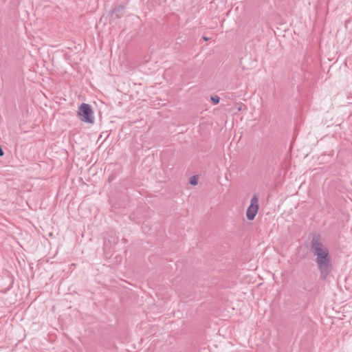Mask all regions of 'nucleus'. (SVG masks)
Returning a JSON list of instances; mask_svg holds the SVG:
<instances>
[{
  "instance_id": "4",
  "label": "nucleus",
  "mask_w": 352,
  "mask_h": 352,
  "mask_svg": "<svg viewBox=\"0 0 352 352\" xmlns=\"http://www.w3.org/2000/svg\"><path fill=\"white\" fill-rule=\"evenodd\" d=\"M118 242V238L114 234L113 232L107 233V236L104 238V248H111V245H116Z\"/></svg>"
},
{
  "instance_id": "8",
  "label": "nucleus",
  "mask_w": 352,
  "mask_h": 352,
  "mask_svg": "<svg viewBox=\"0 0 352 352\" xmlns=\"http://www.w3.org/2000/svg\"><path fill=\"white\" fill-rule=\"evenodd\" d=\"M203 39L206 41H208L210 38L208 37H206V36H203Z\"/></svg>"
},
{
  "instance_id": "1",
  "label": "nucleus",
  "mask_w": 352,
  "mask_h": 352,
  "mask_svg": "<svg viewBox=\"0 0 352 352\" xmlns=\"http://www.w3.org/2000/svg\"><path fill=\"white\" fill-rule=\"evenodd\" d=\"M311 252L315 258L320 278L325 280L332 271L333 264L328 248L322 243L320 235H314L311 241Z\"/></svg>"
},
{
  "instance_id": "2",
  "label": "nucleus",
  "mask_w": 352,
  "mask_h": 352,
  "mask_svg": "<svg viewBox=\"0 0 352 352\" xmlns=\"http://www.w3.org/2000/svg\"><path fill=\"white\" fill-rule=\"evenodd\" d=\"M78 115L84 122L92 124L94 122V112L91 107L86 103H82L78 110Z\"/></svg>"
},
{
  "instance_id": "3",
  "label": "nucleus",
  "mask_w": 352,
  "mask_h": 352,
  "mask_svg": "<svg viewBox=\"0 0 352 352\" xmlns=\"http://www.w3.org/2000/svg\"><path fill=\"white\" fill-rule=\"evenodd\" d=\"M258 197L256 195H254L250 200V205L248 206L246 211V217L248 220L252 221L258 210Z\"/></svg>"
},
{
  "instance_id": "6",
  "label": "nucleus",
  "mask_w": 352,
  "mask_h": 352,
  "mask_svg": "<svg viewBox=\"0 0 352 352\" xmlns=\"http://www.w3.org/2000/svg\"><path fill=\"white\" fill-rule=\"evenodd\" d=\"M210 100L214 104H217L219 103L220 98L218 96L214 95L211 96Z\"/></svg>"
},
{
  "instance_id": "5",
  "label": "nucleus",
  "mask_w": 352,
  "mask_h": 352,
  "mask_svg": "<svg viewBox=\"0 0 352 352\" xmlns=\"http://www.w3.org/2000/svg\"><path fill=\"white\" fill-rule=\"evenodd\" d=\"M125 7L123 5L116 6L111 11V16L114 19H118L123 15Z\"/></svg>"
},
{
  "instance_id": "7",
  "label": "nucleus",
  "mask_w": 352,
  "mask_h": 352,
  "mask_svg": "<svg viewBox=\"0 0 352 352\" xmlns=\"http://www.w3.org/2000/svg\"><path fill=\"white\" fill-rule=\"evenodd\" d=\"M190 184L192 185H196L197 184V179L196 176H193L190 178Z\"/></svg>"
}]
</instances>
